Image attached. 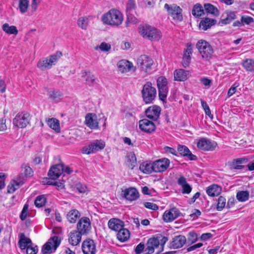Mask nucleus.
Instances as JSON below:
<instances>
[{
  "mask_svg": "<svg viewBox=\"0 0 254 254\" xmlns=\"http://www.w3.org/2000/svg\"><path fill=\"white\" fill-rule=\"evenodd\" d=\"M103 23L108 25L118 27L124 19L122 13L118 10L112 9L104 13L101 17Z\"/></svg>",
  "mask_w": 254,
  "mask_h": 254,
  "instance_id": "1",
  "label": "nucleus"
},
{
  "mask_svg": "<svg viewBox=\"0 0 254 254\" xmlns=\"http://www.w3.org/2000/svg\"><path fill=\"white\" fill-rule=\"evenodd\" d=\"M196 47L204 61H209L212 57L213 49L211 46L205 40H199L196 44Z\"/></svg>",
  "mask_w": 254,
  "mask_h": 254,
  "instance_id": "2",
  "label": "nucleus"
},
{
  "mask_svg": "<svg viewBox=\"0 0 254 254\" xmlns=\"http://www.w3.org/2000/svg\"><path fill=\"white\" fill-rule=\"evenodd\" d=\"M157 94L155 87L152 86L150 82H147L142 87L141 95L143 101L146 104H150L154 100Z\"/></svg>",
  "mask_w": 254,
  "mask_h": 254,
  "instance_id": "3",
  "label": "nucleus"
},
{
  "mask_svg": "<svg viewBox=\"0 0 254 254\" xmlns=\"http://www.w3.org/2000/svg\"><path fill=\"white\" fill-rule=\"evenodd\" d=\"M61 56V52H57L46 58L41 59L37 63V66L41 70L50 69L53 65L55 64Z\"/></svg>",
  "mask_w": 254,
  "mask_h": 254,
  "instance_id": "4",
  "label": "nucleus"
},
{
  "mask_svg": "<svg viewBox=\"0 0 254 254\" xmlns=\"http://www.w3.org/2000/svg\"><path fill=\"white\" fill-rule=\"evenodd\" d=\"M153 64V60L146 55H141L137 60V64L139 69L146 73H150Z\"/></svg>",
  "mask_w": 254,
  "mask_h": 254,
  "instance_id": "5",
  "label": "nucleus"
},
{
  "mask_svg": "<svg viewBox=\"0 0 254 254\" xmlns=\"http://www.w3.org/2000/svg\"><path fill=\"white\" fill-rule=\"evenodd\" d=\"M164 8L167 10L168 14L173 19L177 21H181L183 20L182 9L181 7L176 4L169 5L166 3Z\"/></svg>",
  "mask_w": 254,
  "mask_h": 254,
  "instance_id": "6",
  "label": "nucleus"
},
{
  "mask_svg": "<svg viewBox=\"0 0 254 254\" xmlns=\"http://www.w3.org/2000/svg\"><path fill=\"white\" fill-rule=\"evenodd\" d=\"M61 242L60 239L58 236L51 238L43 246L42 252L43 254L51 253L56 251Z\"/></svg>",
  "mask_w": 254,
  "mask_h": 254,
  "instance_id": "7",
  "label": "nucleus"
},
{
  "mask_svg": "<svg viewBox=\"0 0 254 254\" xmlns=\"http://www.w3.org/2000/svg\"><path fill=\"white\" fill-rule=\"evenodd\" d=\"M105 142L101 140H96L90 144L83 147V153L90 154L103 149L105 147Z\"/></svg>",
  "mask_w": 254,
  "mask_h": 254,
  "instance_id": "8",
  "label": "nucleus"
},
{
  "mask_svg": "<svg viewBox=\"0 0 254 254\" xmlns=\"http://www.w3.org/2000/svg\"><path fill=\"white\" fill-rule=\"evenodd\" d=\"M29 115L27 113H18L13 120V125L19 128L26 127L29 121Z\"/></svg>",
  "mask_w": 254,
  "mask_h": 254,
  "instance_id": "9",
  "label": "nucleus"
},
{
  "mask_svg": "<svg viewBox=\"0 0 254 254\" xmlns=\"http://www.w3.org/2000/svg\"><path fill=\"white\" fill-rule=\"evenodd\" d=\"M91 222L88 217H83L78 222L77 229L82 235H86L91 229Z\"/></svg>",
  "mask_w": 254,
  "mask_h": 254,
  "instance_id": "10",
  "label": "nucleus"
},
{
  "mask_svg": "<svg viewBox=\"0 0 254 254\" xmlns=\"http://www.w3.org/2000/svg\"><path fill=\"white\" fill-rule=\"evenodd\" d=\"M180 214L181 212L178 208L173 207L164 212L163 215V220L167 223L171 222L179 217Z\"/></svg>",
  "mask_w": 254,
  "mask_h": 254,
  "instance_id": "11",
  "label": "nucleus"
},
{
  "mask_svg": "<svg viewBox=\"0 0 254 254\" xmlns=\"http://www.w3.org/2000/svg\"><path fill=\"white\" fill-rule=\"evenodd\" d=\"M217 143L215 141L211 140L205 138H202L198 140L197 143V147L201 150L204 151L213 150L216 147Z\"/></svg>",
  "mask_w": 254,
  "mask_h": 254,
  "instance_id": "12",
  "label": "nucleus"
},
{
  "mask_svg": "<svg viewBox=\"0 0 254 254\" xmlns=\"http://www.w3.org/2000/svg\"><path fill=\"white\" fill-rule=\"evenodd\" d=\"M154 172L156 173L163 172L169 167L170 161L166 158L158 159L154 162Z\"/></svg>",
  "mask_w": 254,
  "mask_h": 254,
  "instance_id": "13",
  "label": "nucleus"
},
{
  "mask_svg": "<svg viewBox=\"0 0 254 254\" xmlns=\"http://www.w3.org/2000/svg\"><path fill=\"white\" fill-rule=\"evenodd\" d=\"M160 247V241L158 238H150L147 243L145 252L147 254L153 253L156 250V253L159 254L161 252H158Z\"/></svg>",
  "mask_w": 254,
  "mask_h": 254,
  "instance_id": "14",
  "label": "nucleus"
},
{
  "mask_svg": "<svg viewBox=\"0 0 254 254\" xmlns=\"http://www.w3.org/2000/svg\"><path fill=\"white\" fill-rule=\"evenodd\" d=\"M161 111V108L157 105H154L149 107L145 110V115L149 119L155 121L159 119Z\"/></svg>",
  "mask_w": 254,
  "mask_h": 254,
  "instance_id": "15",
  "label": "nucleus"
},
{
  "mask_svg": "<svg viewBox=\"0 0 254 254\" xmlns=\"http://www.w3.org/2000/svg\"><path fill=\"white\" fill-rule=\"evenodd\" d=\"M118 71L122 73H127L131 70L134 71L135 67L132 63L126 60L120 61L117 64Z\"/></svg>",
  "mask_w": 254,
  "mask_h": 254,
  "instance_id": "16",
  "label": "nucleus"
},
{
  "mask_svg": "<svg viewBox=\"0 0 254 254\" xmlns=\"http://www.w3.org/2000/svg\"><path fill=\"white\" fill-rule=\"evenodd\" d=\"M139 127L144 132L151 133L155 130L156 127L152 121L147 119H143L139 122Z\"/></svg>",
  "mask_w": 254,
  "mask_h": 254,
  "instance_id": "17",
  "label": "nucleus"
},
{
  "mask_svg": "<svg viewBox=\"0 0 254 254\" xmlns=\"http://www.w3.org/2000/svg\"><path fill=\"white\" fill-rule=\"evenodd\" d=\"M64 172V165L62 164H56L52 166L49 172L48 176L52 180L58 179Z\"/></svg>",
  "mask_w": 254,
  "mask_h": 254,
  "instance_id": "18",
  "label": "nucleus"
},
{
  "mask_svg": "<svg viewBox=\"0 0 254 254\" xmlns=\"http://www.w3.org/2000/svg\"><path fill=\"white\" fill-rule=\"evenodd\" d=\"M193 46L190 43L186 44V48L184 51V55L183 58V65L184 67L188 66L191 60V55L192 53Z\"/></svg>",
  "mask_w": 254,
  "mask_h": 254,
  "instance_id": "19",
  "label": "nucleus"
},
{
  "mask_svg": "<svg viewBox=\"0 0 254 254\" xmlns=\"http://www.w3.org/2000/svg\"><path fill=\"white\" fill-rule=\"evenodd\" d=\"M82 249L84 254H94L96 249L94 242L91 240L83 241Z\"/></svg>",
  "mask_w": 254,
  "mask_h": 254,
  "instance_id": "20",
  "label": "nucleus"
},
{
  "mask_svg": "<svg viewBox=\"0 0 254 254\" xmlns=\"http://www.w3.org/2000/svg\"><path fill=\"white\" fill-rule=\"evenodd\" d=\"M85 124L90 128L95 129L98 127L97 117L94 114H88L85 117Z\"/></svg>",
  "mask_w": 254,
  "mask_h": 254,
  "instance_id": "21",
  "label": "nucleus"
},
{
  "mask_svg": "<svg viewBox=\"0 0 254 254\" xmlns=\"http://www.w3.org/2000/svg\"><path fill=\"white\" fill-rule=\"evenodd\" d=\"M124 196L129 201H134L139 197V194L136 189L130 188L124 190Z\"/></svg>",
  "mask_w": 254,
  "mask_h": 254,
  "instance_id": "22",
  "label": "nucleus"
},
{
  "mask_svg": "<svg viewBox=\"0 0 254 254\" xmlns=\"http://www.w3.org/2000/svg\"><path fill=\"white\" fill-rule=\"evenodd\" d=\"M81 234L77 230H73L68 235L69 243L72 246L77 245L81 241Z\"/></svg>",
  "mask_w": 254,
  "mask_h": 254,
  "instance_id": "23",
  "label": "nucleus"
},
{
  "mask_svg": "<svg viewBox=\"0 0 254 254\" xmlns=\"http://www.w3.org/2000/svg\"><path fill=\"white\" fill-rule=\"evenodd\" d=\"M174 79L178 81L186 80L189 77V72L183 69H178L174 72Z\"/></svg>",
  "mask_w": 254,
  "mask_h": 254,
  "instance_id": "24",
  "label": "nucleus"
},
{
  "mask_svg": "<svg viewBox=\"0 0 254 254\" xmlns=\"http://www.w3.org/2000/svg\"><path fill=\"white\" fill-rule=\"evenodd\" d=\"M186 242V238L184 236L179 235L175 237L170 243V247L173 249L181 248Z\"/></svg>",
  "mask_w": 254,
  "mask_h": 254,
  "instance_id": "25",
  "label": "nucleus"
},
{
  "mask_svg": "<svg viewBox=\"0 0 254 254\" xmlns=\"http://www.w3.org/2000/svg\"><path fill=\"white\" fill-rule=\"evenodd\" d=\"M109 228L114 231L117 232L124 227V222L117 218H112L108 223Z\"/></svg>",
  "mask_w": 254,
  "mask_h": 254,
  "instance_id": "26",
  "label": "nucleus"
},
{
  "mask_svg": "<svg viewBox=\"0 0 254 254\" xmlns=\"http://www.w3.org/2000/svg\"><path fill=\"white\" fill-rule=\"evenodd\" d=\"M23 184V181L19 179H13L11 181L7 188V192L13 193L16 190Z\"/></svg>",
  "mask_w": 254,
  "mask_h": 254,
  "instance_id": "27",
  "label": "nucleus"
},
{
  "mask_svg": "<svg viewBox=\"0 0 254 254\" xmlns=\"http://www.w3.org/2000/svg\"><path fill=\"white\" fill-rule=\"evenodd\" d=\"M178 151L181 155L188 157L190 160H195L196 159V156L193 155L186 146L179 145L178 147Z\"/></svg>",
  "mask_w": 254,
  "mask_h": 254,
  "instance_id": "28",
  "label": "nucleus"
},
{
  "mask_svg": "<svg viewBox=\"0 0 254 254\" xmlns=\"http://www.w3.org/2000/svg\"><path fill=\"white\" fill-rule=\"evenodd\" d=\"M178 184L181 186L183 193H190L192 190L190 186L187 182L186 179L184 177H181L178 180Z\"/></svg>",
  "mask_w": 254,
  "mask_h": 254,
  "instance_id": "29",
  "label": "nucleus"
},
{
  "mask_svg": "<svg viewBox=\"0 0 254 254\" xmlns=\"http://www.w3.org/2000/svg\"><path fill=\"white\" fill-rule=\"evenodd\" d=\"M80 213L77 209H71L66 214V218L70 223H74L79 218Z\"/></svg>",
  "mask_w": 254,
  "mask_h": 254,
  "instance_id": "30",
  "label": "nucleus"
},
{
  "mask_svg": "<svg viewBox=\"0 0 254 254\" xmlns=\"http://www.w3.org/2000/svg\"><path fill=\"white\" fill-rule=\"evenodd\" d=\"M221 188L217 185H212L206 189V193L210 196H218L221 192Z\"/></svg>",
  "mask_w": 254,
  "mask_h": 254,
  "instance_id": "31",
  "label": "nucleus"
},
{
  "mask_svg": "<svg viewBox=\"0 0 254 254\" xmlns=\"http://www.w3.org/2000/svg\"><path fill=\"white\" fill-rule=\"evenodd\" d=\"M151 28L152 26L148 25H140L138 27V32L142 37L148 39L150 32L149 31Z\"/></svg>",
  "mask_w": 254,
  "mask_h": 254,
  "instance_id": "32",
  "label": "nucleus"
},
{
  "mask_svg": "<svg viewBox=\"0 0 254 254\" xmlns=\"http://www.w3.org/2000/svg\"><path fill=\"white\" fill-rule=\"evenodd\" d=\"M140 170L144 173L150 174L154 172L153 163L144 162L139 166Z\"/></svg>",
  "mask_w": 254,
  "mask_h": 254,
  "instance_id": "33",
  "label": "nucleus"
},
{
  "mask_svg": "<svg viewBox=\"0 0 254 254\" xmlns=\"http://www.w3.org/2000/svg\"><path fill=\"white\" fill-rule=\"evenodd\" d=\"M117 235L118 239L121 242L127 241L129 237V232L127 229L122 227L118 231Z\"/></svg>",
  "mask_w": 254,
  "mask_h": 254,
  "instance_id": "34",
  "label": "nucleus"
},
{
  "mask_svg": "<svg viewBox=\"0 0 254 254\" xmlns=\"http://www.w3.org/2000/svg\"><path fill=\"white\" fill-rule=\"evenodd\" d=\"M236 14L234 11H227L223 15V18L221 19L222 23L227 24L231 22L236 18Z\"/></svg>",
  "mask_w": 254,
  "mask_h": 254,
  "instance_id": "35",
  "label": "nucleus"
},
{
  "mask_svg": "<svg viewBox=\"0 0 254 254\" xmlns=\"http://www.w3.org/2000/svg\"><path fill=\"white\" fill-rule=\"evenodd\" d=\"M19 247L21 249H25L27 246H30L31 241L29 238H26L23 234H20V239L19 241Z\"/></svg>",
  "mask_w": 254,
  "mask_h": 254,
  "instance_id": "36",
  "label": "nucleus"
},
{
  "mask_svg": "<svg viewBox=\"0 0 254 254\" xmlns=\"http://www.w3.org/2000/svg\"><path fill=\"white\" fill-rule=\"evenodd\" d=\"M150 35L148 39L152 41H158L161 37V32L155 28L152 27L151 30H150Z\"/></svg>",
  "mask_w": 254,
  "mask_h": 254,
  "instance_id": "37",
  "label": "nucleus"
},
{
  "mask_svg": "<svg viewBox=\"0 0 254 254\" xmlns=\"http://www.w3.org/2000/svg\"><path fill=\"white\" fill-rule=\"evenodd\" d=\"M243 67L248 71H254V60L252 59H247L242 63Z\"/></svg>",
  "mask_w": 254,
  "mask_h": 254,
  "instance_id": "38",
  "label": "nucleus"
},
{
  "mask_svg": "<svg viewBox=\"0 0 254 254\" xmlns=\"http://www.w3.org/2000/svg\"><path fill=\"white\" fill-rule=\"evenodd\" d=\"M2 28L6 33L9 35H16L18 33V30L16 26L13 25L9 26L7 23L3 24Z\"/></svg>",
  "mask_w": 254,
  "mask_h": 254,
  "instance_id": "39",
  "label": "nucleus"
},
{
  "mask_svg": "<svg viewBox=\"0 0 254 254\" xmlns=\"http://www.w3.org/2000/svg\"><path fill=\"white\" fill-rule=\"evenodd\" d=\"M214 20L209 18H205L199 23V27L203 30H206L214 24Z\"/></svg>",
  "mask_w": 254,
  "mask_h": 254,
  "instance_id": "40",
  "label": "nucleus"
},
{
  "mask_svg": "<svg viewBox=\"0 0 254 254\" xmlns=\"http://www.w3.org/2000/svg\"><path fill=\"white\" fill-rule=\"evenodd\" d=\"M204 13V10L201 5L199 3H196L193 6L192 10V14L196 17L201 16Z\"/></svg>",
  "mask_w": 254,
  "mask_h": 254,
  "instance_id": "41",
  "label": "nucleus"
},
{
  "mask_svg": "<svg viewBox=\"0 0 254 254\" xmlns=\"http://www.w3.org/2000/svg\"><path fill=\"white\" fill-rule=\"evenodd\" d=\"M82 77H84L86 80V83L88 85H92L94 84L95 78L91 73L88 72H84L82 73Z\"/></svg>",
  "mask_w": 254,
  "mask_h": 254,
  "instance_id": "42",
  "label": "nucleus"
},
{
  "mask_svg": "<svg viewBox=\"0 0 254 254\" xmlns=\"http://www.w3.org/2000/svg\"><path fill=\"white\" fill-rule=\"evenodd\" d=\"M48 126L57 131H60V124L59 121L55 118L49 119L47 121Z\"/></svg>",
  "mask_w": 254,
  "mask_h": 254,
  "instance_id": "43",
  "label": "nucleus"
},
{
  "mask_svg": "<svg viewBox=\"0 0 254 254\" xmlns=\"http://www.w3.org/2000/svg\"><path fill=\"white\" fill-rule=\"evenodd\" d=\"M157 85L158 89L168 88L167 79L163 76L159 77L157 80Z\"/></svg>",
  "mask_w": 254,
  "mask_h": 254,
  "instance_id": "44",
  "label": "nucleus"
},
{
  "mask_svg": "<svg viewBox=\"0 0 254 254\" xmlns=\"http://www.w3.org/2000/svg\"><path fill=\"white\" fill-rule=\"evenodd\" d=\"M29 7L28 0H19L18 8L21 13H24L27 12Z\"/></svg>",
  "mask_w": 254,
  "mask_h": 254,
  "instance_id": "45",
  "label": "nucleus"
},
{
  "mask_svg": "<svg viewBox=\"0 0 254 254\" xmlns=\"http://www.w3.org/2000/svg\"><path fill=\"white\" fill-rule=\"evenodd\" d=\"M205 10L207 12L213 14L215 16L219 15V11L218 9L210 3H206L204 5Z\"/></svg>",
  "mask_w": 254,
  "mask_h": 254,
  "instance_id": "46",
  "label": "nucleus"
},
{
  "mask_svg": "<svg viewBox=\"0 0 254 254\" xmlns=\"http://www.w3.org/2000/svg\"><path fill=\"white\" fill-rule=\"evenodd\" d=\"M237 199L241 202L246 201L249 198V192L248 191H238L236 195Z\"/></svg>",
  "mask_w": 254,
  "mask_h": 254,
  "instance_id": "47",
  "label": "nucleus"
},
{
  "mask_svg": "<svg viewBox=\"0 0 254 254\" xmlns=\"http://www.w3.org/2000/svg\"><path fill=\"white\" fill-rule=\"evenodd\" d=\"M46 201V198L45 195H40L37 197L35 200V204L37 207H41L43 206Z\"/></svg>",
  "mask_w": 254,
  "mask_h": 254,
  "instance_id": "48",
  "label": "nucleus"
},
{
  "mask_svg": "<svg viewBox=\"0 0 254 254\" xmlns=\"http://www.w3.org/2000/svg\"><path fill=\"white\" fill-rule=\"evenodd\" d=\"M159 97L163 103H166L168 88L158 89Z\"/></svg>",
  "mask_w": 254,
  "mask_h": 254,
  "instance_id": "49",
  "label": "nucleus"
},
{
  "mask_svg": "<svg viewBox=\"0 0 254 254\" xmlns=\"http://www.w3.org/2000/svg\"><path fill=\"white\" fill-rule=\"evenodd\" d=\"M136 8V5L134 0H128L126 6V11L127 14H129L133 10Z\"/></svg>",
  "mask_w": 254,
  "mask_h": 254,
  "instance_id": "50",
  "label": "nucleus"
},
{
  "mask_svg": "<svg viewBox=\"0 0 254 254\" xmlns=\"http://www.w3.org/2000/svg\"><path fill=\"white\" fill-rule=\"evenodd\" d=\"M78 26L83 29H85L88 25V18L85 17L79 18L77 21Z\"/></svg>",
  "mask_w": 254,
  "mask_h": 254,
  "instance_id": "51",
  "label": "nucleus"
},
{
  "mask_svg": "<svg viewBox=\"0 0 254 254\" xmlns=\"http://www.w3.org/2000/svg\"><path fill=\"white\" fill-rule=\"evenodd\" d=\"M226 205V199L220 196L218 199V202L217 205V210L218 211L222 210Z\"/></svg>",
  "mask_w": 254,
  "mask_h": 254,
  "instance_id": "52",
  "label": "nucleus"
},
{
  "mask_svg": "<svg viewBox=\"0 0 254 254\" xmlns=\"http://www.w3.org/2000/svg\"><path fill=\"white\" fill-rule=\"evenodd\" d=\"M111 48V45L105 42H102L99 46H96L95 48V50L99 49L103 52H108L110 50Z\"/></svg>",
  "mask_w": 254,
  "mask_h": 254,
  "instance_id": "53",
  "label": "nucleus"
},
{
  "mask_svg": "<svg viewBox=\"0 0 254 254\" xmlns=\"http://www.w3.org/2000/svg\"><path fill=\"white\" fill-rule=\"evenodd\" d=\"M241 20L243 24L245 23L248 25L254 22V19L253 17L246 15L242 16Z\"/></svg>",
  "mask_w": 254,
  "mask_h": 254,
  "instance_id": "54",
  "label": "nucleus"
},
{
  "mask_svg": "<svg viewBox=\"0 0 254 254\" xmlns=\"http://www.w3.org/2000/svg\"><path fill=\"white\" fill-rule=\"evenodd\" d=\"M48 95L50 98L53 100H56L57 99L59 98L62 95L61 92L55 91H50Z\"/></svg>",
  "mask_w": 254,
  "mask_h": 254,
  "instance_id": "55",
  "label": "nucleus"
},
{
  "mask_svg": "<svg viewBox=\"0 0 254 254\" xmlns=\"http://www.w3.org/2000/svg\"><path fill=\"white\" fill-rule=\"evenodd\" d=\"M197 240V234L194 232H190L189 234V237L188 239V242L191 244L194 243Z\"/></svg>",
  "mask_w": 254,
  "mask_h": 254,
  "instance_id": "56",
  "label": "nucleus"
},
{
  "mask_svg": "<svg viewBox=\"0 0 254 254\" xmlns=\"http://www.w3.org/2000/svg\"><path fill=\"white\" fill-rule=\"evenodd\" d=\"M144 206L149 209L156 210L158 209V206L155 203L150 202H146L144 203Z\"/></svg>",
  "mask_w": 254,
  "mask_h": 254,
  "instance_id": "57",
  "label": "nucleus"
},
{
  "mask_svg": "<svg viewBox=\"0 0 254 254\" xmlns=\"http://www.w3.org/2000/svg\"><path fill=\"white\" fill-rule=\"evenodd\" d=\"M28 209V205L27 204H25L20 216V218L22 220H24L26 219L27 216Z\"/></svg>",
  "mask_w": 254,
  "mask_h": 254,
  "instance_id": "58",
  "label": "nucleus"
},
{
  "mask_svg": "<svg viewBox=\"0 0 254 254\" xmlns=\"http://www.w3.org/2000/svg\"><path fill=\"white\" fill-rule=\"evenodd\" d=\"M239 86V83H235L229 89L228 92V96L230 97L232 96L236 91V88Z\"/></svg>",
  "mask_w": 254,
  "mask_h": 254,
  "instance_id": "59",
  "label": "nucleus"
},
{
  "mask_svg": "<svg viewBox=\"0 0 254 254\" xmlns=\"http://www.w3.org/2000/svg\"><path fill=\"white\" fill-rule=\"evenodd\" d=\"M38 252V248L37 247H33L31 246H27L26 248L27 254H36Z\"/></svg>",
  "mask_w": 254,
  "mask_h": 254,
  "instance_id": "60",
  "label": "nucleus"
},
{
  "mask_svg": "<svg viewBox=\"0 0 254 254\" xmlns=\"http://www.w3.org/2000/svg\"><path fill=\"white\" fill-rule=\"evenodd\" d=\"M22 168L23 170V172L26 176L32 174V171L31 168L29 166L26 165H23Z\"/></svg>",
  "mask_w": 254,
  "mask_h": 254,
  "instance_id": "61",
  "label": "nucleus"
},
{
  "mask_svg": "<svg viewBox=\"0 0 254 254\" xmlns=\"http://www.w3.org/2000/svg\"><path fill=\"white\" fill-rule=\"evenodd\" d=\"M160 247L158 252H162L164 249V246L167 242L168 239L166 237H162L160 240Z\"/></svg>",
  "mask_w": 254,
  "mask_h": 254,
  "instance_id": "62",
  "label": "nucleus"
},
{
  "mask_svg": "<svg viewBox=\"0 0 254 254\" xmlns=\"http://www.w3.org/2000/svg\"><path fill=\"white\" fill-rule=\"evenodd\" d=\"M129 14H127V19L126 22V23L127 26L128 23H129V22H131L134 24H135L138 22V20L135 17L132 16L131 15H129Z\"/></svg>",
  "mask_w": 254,
  "mask_h": 254,
  "instance_id": "63",
  "label": "nucleus"
},
{
  "mask_svg": "<svg viewBox=\"0 0 254 254\" xmlns=\"http://www.w3.org/2000/svg\"><path fill=\"white\" fill-rule=\"evenodd\" d=\"M144 249V245L142 243L139 244L135 248V252L136 254H140Z\"/></svg>",
  "mask_w": 254,
  "mask_h": 254,
  "instance_id": "64",
  "label": "nucleus"
}]
</instances>
